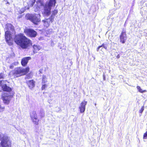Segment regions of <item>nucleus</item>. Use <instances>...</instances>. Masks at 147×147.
<instances>
[{"instance_id": "obj_1", "label": "nucleus", "mask_w": 147, "mask_h": 147, "mask_svg": "<svg viewBox=\"0 0 147 147\" xmlns=\"http://www.w3.org/2000/svg\"><path fill=\"white\" fill-rule=\"evenodd\" d=\"M14 40L15 42L23 49H26L32 44L31 41L22 34L15 35Z\"/></svg>"}, {"instance_id": "obj_2", "label": "nucleus", "mask_w": 147, "mask_h": 147, "mask_svg": "<svg viewBox=\"0 0 147 147\" xmlns=\"http://www.w3.org/2000/svg\"><path fill=\"white\" fill-rule=\"evenodd\" d=\"M5 29L6 30L5 32V35L6 41L9 45L11 46L13 44V39L11 31L13 32L14 30V27L11 24H7L5 25Z\"/></svg>"}, {"instance_id": "obj_3", "label": "nucleus", "mask_w": 147, "mask_h": 147, "mask_svg": "<svg viewBox=\"0 0 147 147\" xmlns=\"http://www.w3.org/2000/svg\"><path fill=\"white\" fill-rule=\"evenodd\" d=\"M0 147H11V141L6 134H0Z\"/></svg>"}, {"instance_id": "obj_4", "label": "nucleus", "mask_w": 147, "mask_h": 147, "mask_svg": "<svg viewBox=\"0 0 147 147\" xmlns=\"http://www.w3.org/2000/svg\"><path fill=\"white\" fill-rule=\"evenodd\" d=\"M56 3V0H50L49 2H47L44 6L42 13L45 17L48 16L51 14V7L54 6Z\"/></svg>"}, {"instance_id": "obj_5", "label": "nucleus", "mask_w": 147, "mask_h": 147, "mask_svg": "<svg viewBox=\"0 0 147 147\" xmlns=\"http://www.w3.org/2000/svg\"><path fill=\"white\" fill-rule=\"evenodd\" d=\"M29 70V67H26L25 68L17 67L12 72L14 77L16 78L25 74L28 72Z\"/></svg>"}, {"instance_id": "obj_6", "label": "nucleus", "mask_w": 147, "mask_h": 147, "mask_svg": "<svg viewBox=\"0 0 147 147\" xmlns=\"http://www.w3.org/2000/svg\"><path fill=\"white\" fill-rule=\"evenodd\" d=\"M26 17L27 19L30 20L35 24H37L40 21V15L39 14H28L26 15Z\"/></svg>"}, {"instance_id": "obj_7", "label": "nucleus", "mask_w": 147, "mask_h": 147, "mask_svg": "<svg viewBox=\"0 0 147 147\" xmlns=\"http://www.w3.org/2000/svg\"><path fill=\"white\" fill-rule=\"evenodd\" d=\"M12 97V96L9 92H3L1 95V98L3 103L5 105H8Z\"/></svg>"}, {"instance_id": "obj_8", "label": "nucleus", "mask_w": 147, "mask_h": 147, "mask_svg": "<svg viewBox=\"0 0 147 147\" xmlns=\"http://www.w3.org/2000/svg\"><path fill=\"white\" fill-rule=\"evenodd\" d=\"M30 116L31 120L34 124L36 125L38 124L39 120L38 119L37 115L35 111H33L30 113Z\"/></svg>"}, {"instance_id": "obj_9", "label": "nucleus", "mask_w": 147, "mask_h": 147, "mask_svg": "<svg viewBox=\"0 0 147 147\" xmlns=\"http://www.w3.org/2000/svg\"><path fill=\"white\" fill-rule=\"evenodd\" d=\"M24 32L29 36L32 37H35L37 35V32L31 29H27L24 31Z\"/></svg>"}, {"instance_id": "obj_10", "label": "nucleus", "mask_w": 147, "mask_h": 147, "mask_svg": "<svg viewBox=\"0 0 147 147\" xmlns=\"http://www.w3.org/2000/svg\"><path fill=\"white\" fill-rule=\"evenodd\" d=\"M127 37L126 34L125 30L123 29L120 36V41L122 43H124L127 40Z\"/></svg>"}, {"instance_id": "obj_11", "label": "nucleus", "mask_w": 147, "mask_h": 147, "mask_svg": "<svg viewBox=\"0 0 147 147\" xmlns=\"http://www.w3.org/2000/svg\"><path fill=\"white\" fill-rule=\"evenodd\" d=\"M53 20V19H52V18L50 17L48 18H45V20H42V22L43 23L44 25L47 28L49 26Z\"/></svg>"}, {"instance_id": "obj_12", "label": "nucleus", "mask_w": 147, "mask_h": 147, "mask_svg": "<svg viewBox=\"0 0 147 147\" xmlns=\"http://www.w3.org/2000/svg\"><path fill=\"white\" fill-rule=\"evenodd\" d=\"M87 104V102L84 100L80 104L79 108L81 113H82L84 112L85 109L86 105Z\"/></svg>"}, {"instance_id": "obj_13", "label": "nucleus", "mask_w": 147, "mask_h": 147, "mask_svg": "<svg viewBox=\"0 0 147 147\" xmlns=\"http://www.w3.org/2000/svg\"><path fill=\"white\" fill-rule=\"evenodd\" d=\"M31 59V57H26L23 58L21 61V63L23 66H25L27 64L28 61Z\"/></svg>"}, {"instance_id": "obj_14", "label": "nucleus", "mask_w": 147, "mask_h": 147, "mask_svg": "<svg viewBox=\"0 0 147 147\" xmlns=\"http://www.w3.org/2000/svg\"><path fill=\"white\" fill-rule=\"evenodd\" d=\"M35 82L33 80H30L26 81V83L29 88L31 89L35 86Z\"/></svg>"}, {"instance_id": "obj_15", "label": "nucleus", "mask_w": 147, "mask_h": 147, "mask_svg": "<svg viewBox=\"0 0 147 147\" xmlns=\"http://www.w3.org/2000/svg\"><path fill=\"white\" fill-rule=\"evenodd\" d=\"M2 89L4 91L9 92L11 90V88L10 87L7 86L5 84H3L2 86Z\"/></svg>"}, {"instance_id": "obj_16", "label": "nucleus", "mask_w": 147, "mask_h": 147, "mask_svg": "<svg viewBox=\"0 0 147 147\" xmlns=\"http://www.w3.org/2000/svg\"><path fill=\"white\" fill-rule=\"evenodd\" d=\"M41 5V3L40 1H38L36 2V4H35L34 6V8L36 7V9H34L35 12H36L38 9L40 8V6Z\"/></svg>"}, {"instance_id": "obj_17", "label": "nucleus", "mask_w": 147, "mask_h": 147, "mask_svg": "<svg viewBox=\"0 0 147 147\" xmlns=\"http://www.w3.org/2000/svg\"><path fill=\"white\" fill-rule=\"evenodd\" d=\"M33 48L34 49L33 52L34 53L37 52L39 50L41 49V47L39 46L35 45H33Z\"/></svg>"}, {"instance_id": "obj_18", "label": "nucleus", "mask_w": 147, "mask_h": 147, "mask_svg": "<svg viewBox=\"0 0 147 147\" xmlns=\"http://www.w3.org/2000/svg\"><path fill=\"white\" fill-rule=\"evenodd\" d=\"M101 48H103L105 49V50L107 49V46L104 43H103L102 45L101 46H99L97 48L96 50L97 51H98L100 50V49Z\"/></svg>"}, {"instance_id": "obj_19", "label": "nucleus", "mask_w": 147, "mask_h": 147, "mask_svg": "<svg viewBox=\"0 0 147 147\" xmlns=\"http://www.w3.org/2000/svg\"><path fill=\"white\" fill-rule=\"evenodd\" d=\"M57 12V9H55L54 11H53L52 15L50 17L52 18V19L54 20L55 16L56 15Z\"/></svg>"}, {"instance_id": "obj_20", "label": "nucleus", "mask_w": 147, "mask_h": 147, "mask_svg": "<svg viewBox=\"0 0 147 147\" xmlns=\"http://www.w3.org/2000/svg\"><path fill=\"white\" fill-rule=\"evenodd\" d=\"M42 80V84H45L47 82V79L46 76L43 75Z\"/></svg>"}, {"instance_id": "obj_21", "label": "nucleus", "mask_w": 147, "mask_h": 147, "mask_svg": "<svg viewBox=\"0 0 147 147\" xmlns=\"http://www.w3.org/2000/svg\"><path fill=\"white\" fill-rule=\"evenodd\" d=\"M39 115L41 118L44 117L45 113L43 109H41L40 110L39 113Z\"/></svg>"}, {"instance_id": "obj_22", "label": "nucleus", "mask_w": 147, "mask_h": 147, "mask_svg": "<svg viewBox=\"0 0 147 147\" xmlns=\"http://www.w3.org/2000/svg\"><path fill=\"white\" fill-rule=\"evenodd\" d=\"M137 88L138 90V91L140 92L143 93L146 92V90H143L139 86H137Z\"/></svg>"}, {"instance_id": "obj_23", "label": "nucleus", "mask_w": 147, "mask_h": 147, "mask_svg": "<svg viewBox=\"0 0 147 147\" xmlns=\"http://www.w3.org/2000/svg\"><path fill=\"white\" fill-rule=\"evenodd\" d=\"M36 0H31L30 2V3L29 5L30 7H32L35 2Z\"/></svg>"}, {"instance_id": "obj_24", "label": "nucleus", "mask_w": 147, "mask_h": 147, "mask_svg": "<svg viewBox=\"0 0 147 147\" xmlns=\"http://www.w3.org/2000/svg\"><path fill=\"white\" fill-rule=\"evenodd\" d=\"M47 86V84H42V85L41 88L42 90H44Z\"/></svg>"}, {"instance_id": "obj_25", "label": "nucleus", "mask_w": 147, "mask_h": 147, "mask_svg": "<svg viewBox=\"0 0 147 147\" xmlns=\"http://www.w3.org/2000/svg\"><path fill=\"white\" fill-rule=\"evenodd\" d=\"M144 110V106H143L142 107L140 110L139 111V113L141 114L143 112Z\"/></svg>"}, {"instance_id": "obj_26", "label": "nucleus", "mask_w": 147, "mask_h": 147, "mask_svg": "<svg viewBox=\"0 0 147 147\" xmlns=\"http://www.w3.org/2000/svg\"><path fill=\"white\" fill-rule=\"evenodd\" d=\"M147 138V131H146L144 134L143 136V139H146Z\"/></svg>"}, {"instance_id": "obj_27", "label": "nucleus", "mask_w": 147, "mask_h": 147, "mask_svg": "<svg viewBox=\"0 0 147 147\" xmlns=\"http://www.w3.org/2000/svg\"><path fill=\"white\" fill-rule=\"evenodd\" d=\"M4 109V107H1L0 105V112H1L3 111Z\"/></svg>"}, {"instance_id": "obj_28", "label": "nucleus", "mask_w": 147, "mask_h": 147, "mask_svg": "<svg viewBox=\"0 0 147 147\" xmlns=\"http://www.w3.org/2000/svg\"><path fill=\"white\" fill-rule=\"evenodd\" d=\"M26 9H24V8H23L21 9L20 10L21 13H23L24 12V11Z\"/></svg>"}, {"instance_id": "obj_29", "label": "nucleus", "mask_w": 147, "mask_h": 147, "mask_svg": "<svg viewBox=\"0 0 147 147\" xmlns=\"http://www.w3.org/2000/svg\"><path fill=\"white\" fill-rule=\"evenodd\" d=\"M114 11V10H110V14H111L112 15L113 14H114V13H112L113 12V11Z\"/></svg>"}, {"instance_id": "obj_30", "label": "nucleus", "mask_w": 147, "mask_h": 147, "mask_svg": "<svg viewBox=\"0 0 147 147\" xmlns=\"http://www.w3.org/2000/svg\"><path fill=\"white\" fill-rule=\"evenodd\" d=\"M3 75L2 73H1L0 74V79H3Z\"/></svg>"}, {"instance_id": "obj_31", "label": "nucleus", "mask_w": 147, "mask_h": 147, "mask_svg": "<svg viewBox=\"0 0 147 147\" xmlns=\"http://www.w3.org/2000/svg\"><path fill=\"white\" fill-rule=\"evenodd\" d=\"M3 84H2V81H0V86H1L2 88V86L3 85Z\"/></svg>"}, {"instance_id": "obj_32", "label": "nucleus", "mask_w": 147, "mask_h": 147, "mask_svg": "<svg viewBox=\"0 0 147 147\" xmlns=\"http://www.w3.org/2000/svg\"><path fill=\"white\" fill-rule=\"evenodd\" d=\"M11 69H13V64H11L10 65V66L9 67Z\"/></svg>"}, {"instance_id": "obj_33", "label": "nucleus", "mask_w": 147, "mask_h": 147, "mask_svg": "<svg viewBox=\"0 0 147 147\" xmlns=\"http://www.w3.org/2000/svg\"><path fill=\"white\" fill-rule=\"evenodd\" d=\"M100 49V50L101 51H102L103 52V51H104V48H101Z\"/></svg>"}, {"instance_id": "obj_34", "label": "nucleus", "mask_w": 147, "mask_h": 147, "mask_svg": "<svg viewBox=\"0 0 147 147\" xmlns=\"http://www.w3.org/2000/svg\"><path fill=\"white\" fill-rule=\"evenodd\" d=\"M103 80H106V77H105V75H104V74H103Z\"/></svg>"}, {"instance_id": "obj_35", "label": "nucleus", "mask_w": 147, "mask_h": 147, "mask_svg": "<svg viewBox=\"0 0 147 147\" xmlns=\"http://www.w3.org/2000/svg\"><path fill=\"white\" fill-rule=\"evenodd\" d=\"M24 9H29V7H25L24 8Z\"/></svg>"}, {"instance_id": "obj_36", "label": "nucleus", "mask_w": 147, "mask_h": 147, "mask_svg": "<svg viewBox=\"0 0 147 147\" xmlns=\"http://www.w3.org/2000/svg\"><path fill=\"white\" fill-rule=\"evenodd\" d=\"M120 55H119V54H118V55L117 56V57H117V58H118V59L119 58H120Z\"/></svg>"}, {"instance_id": "obj_37", "label": "nucleus", "mask_w": 147, "mask_h": 147, "mask_svg": "<svg viewBox=\"0 0 147 147\" xmlns=\"http://www.w3.org/2000/svg\"><path fill=\"white\" fill-rule=\"evenodd\" d=\"M20 133H21V134H24V133L23 132H21Z\"/></svg>"}, {"instance_id": "obj_38", "label": "nucleus", "mask_w": 147, "mask_h": 147, "mask_svg": "<svg viewBox=\"0 0 147 147\" xmlns=\"http://www.w3.org/2000/svg\"><path fill=\"white\" fill-rule=\"evenodd\" d=\"M70 63L71 65L72 64V62L71 61Z\"/></svg>"}]
</instances>
